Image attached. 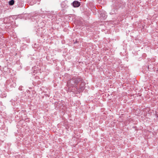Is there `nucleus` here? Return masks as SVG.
I'll use <instances>...</instances> for the list:
<instances>
[{
    "mask_svg": "<svg viewBox=\"0 0 158 158\" xmlns=\"http://www.w3.org/2000/svg\"><path fill=\"white\" fill-rule=\"evenodd\" d=\"M93 8H95V7H93Z\"/></svg>",
    "mask_w": 158,
    "mask_h": 158,
    "instance_id": "obj_7",
    "label": "nucleus"
},
{
    "mask_svg": "<svg viewBox=\"0 0 158 158\" xmlns=\"http://www.w3.org/2000/svg\"><path fill=\"white\" fill-rule=\"evenodd\" d=\"M14 0H11L9 2V4L10 5H13L14 4Z\"/></svg>",
    "mask_w": 158,
    "mask_h": 158,
    "instance_id": "obj_5",
    "label": "nucleus"
},
{
    "mask_svg": "<svg viewBox=\"0 0 158 158\" xmlns=\"http://www.w3.org/2000/svg\"><path fill=\"white\" fill-rule=\"evenodd\" d=\"M73 80V77L70 80H69L67 82V85L68 87H75V83L74 82Z\"/></svg>",
    "mask_w": 158,
    "mask_h": 158,
    "instance_id": "obj_2",
    "label": "nucleus"
},
{
    "mask_svg": "<svg viewBox=\"0 0 158 158\" xmlns=\"http://www.w3.org/2000/svg\"><path fill=\"white\" fill-rule=\"evenodd\" d=\"M73 80H74V82H75V87L76 89H78L77 84L79 82H82V81H83V79L82 78L79 76L77 77H74Z\"/></svg>",
    "mask_w": 158,
    "mask_h": 158,
    "instance_id": "obj_1",
    "label": "nucleus"
},
{
    "mask_svg": "<svg viewBox=\"0 0 158 158\" xmlns=\"http://www.w3.org/2000/svg\"><path fill=\"white\" fill-rule=\"evenodd\" d=\"M85 83L83 81H82V82L81 83V84L79 86V89L78 88V89H76L77 90L78 92H81L84 90L85 88Z\"/></svg>",
    "mask_w": 158,
    "mask_h": 158,
    "instance_id": "obj_3",
    "label": "nucleus"
},
{
    "mask_svg": "<svg viewBox=\"0 0 158 158\" xmlns=\"http://www.w3.org/2000/svg\"><path fill=\"white\" fill-rule=\"evenodd\" d=\"M80 3L77 1H74L73 2V5L74 7H77L80 6Z\"/></svg>",
    "mask_w": 158,
    "mask_h": 158,
    "instance_id": "obj_4",
    "label": "nucleus"
},
{
    "mask_svg": "<svg viewBox=\"0 0 158 158\" xmlns=\"http://www.w3.org/2000/svg\"><path fill=\"white\" fill-rule=\"evenodd\" d=\"M101 16H102V17H103L104 18V19H105L106 18V17H105V15L104 14V13H102L101 14Z\"/></svg>",
    "mask_w": 158,
    "mask_h": 158,
    "instance_id": "obj_6",
    "label": "nucleus"
}]
</instances>
